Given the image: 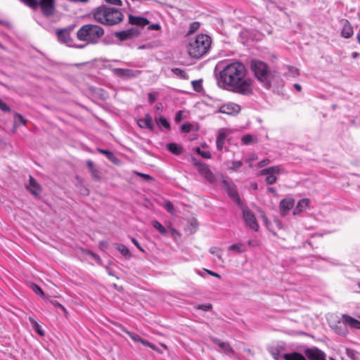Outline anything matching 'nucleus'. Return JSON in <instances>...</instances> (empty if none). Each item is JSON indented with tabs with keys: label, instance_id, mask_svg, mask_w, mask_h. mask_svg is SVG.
I'll use <instances>...</instances> for the list:
<instances>
[{
	"label": "nucleus",
	"instance_id": "obj_1",
	"mask_svg": "<svg viewBox=\"0 0 360 360\" xmlns=\"http://www.w3.org/2000/svg\"><path fill=\"white\" fill-rule=\"evenodd\" d=\"M246 70L240 63L236 62L226 65L220 72L221 81L238 94L249 96L252 93V82L245 79Z\"/></svg>",
	"mask_w": 360,
	"mask_h": 360
},
{
	"label": "nucleus",
	"instance_id": "obj_2",
	"mask_svg": "<svg viewBox=\"0 0 360 360\" xmlns=\"http://www.w3.org/2000/svg\"><path fill=\"white\" fill-rule=\"evenodd\" d=\"M212 39L210 36L205 34H197L189 39L187 46V52L193 58H200L210 51Z\"/></svg>",
	"mask_w": 360,
	"mask_h": 360
},
{
	"label": "nucleus",
	"instance_id": "obj_3",
	"mask_svg": "<svg viewBox=\"0 0 360 360\" xmlns=\"http://www.w3.org/2000/svg\"><path fill=\"white\" fill-rule=\"evenodd\" d=\"M94 17L97 22L103 25H114L122 21L124 15L116 8L102 5L96 9Z\"/></svg>",
	"mask_w": 360,
	"mask_h": 360
},
{
	"label": "nucleus",
	"instance_id": "obj_4",
	"mask_svg": "<svg viewBox=\"0 0 360 360\" xmlns=\"http://www.w3.org/2000/svg\"><path fill=\"white\" fill-rule=\"evenodd\" d=\"M250 68L262 85L266 89H270L274 75L269 70L268 65L261 60H253Z\"/></svg>",
	"mask_w": 360,
	"mask_h": 360
},
{
	"label": "nucleus",
	"instance_id": "obj_5",
	"mask_svg": "<svg viewBox=\"0 0 360 360\" xmlns=\"http://www.w3.org/2000/svg\"><path fill=\"white\" fill-rule=\"evenodd\" d=\"M103 34V29L97 25L93 24L84 25L77 32L78 39L90 44L98 43L99 39Z\"/></svg>",
	"mask_w": 360,
	"mask_h": 360
},
{
	"label": "nucleus",
	"instance_id": "obj_6",
	"mask_svg": "<svg viewBox=\"0 0 360 360\" xmlns=\"http://www.w3.org/2000/svg\"><path fill=\"white\" fill-rule=\"evenodd\" d=\"M29 7L36 9L40 8L43 15L49 18L56 12L55 0H20Z\"/></svg>",
	"mask_w": 360,
	"mask_h": 360
},
{
	"label": "nucleus",
	"instance_id": "obj_7",
	"mask_svg": "<svg viewBox=\"0 0 360 360\" xmlns=\"http://www.w3.org/2000/svg\"><path fill=\"white\" fill-rule=\"evenodd\" d=\"M305 354L309 360H326V354L318 349H308ZM283 358L285 360H307L304 356L296 352L283 354Z\"/></svg>",
	"mask_w": 360,
	"mask_h": 360
},
{
	"label": "nucleus",
	"instance_id": "obj_8",
	"mask_svg": "<svg viewBox=\"0 0 360 360\" xmlns=\"http://www.w3.org/2000/svg\"><path fill=\"white\" fill-rule=\"evenodd\" d=\"M192 162L196 167L199 174L203 176L207 182L212 184L216 181L214 174L205 163L202 162L195 158L192 159Z\"/></svg>",
	"mask_w": 360,
	"mask_h": 360
},
{
	"label": "nucleus",
	"instance_id": "obj_9",
	"mask_svg": "<svg viewBox=\"0 0 360 360\" xmlns=\"http://www.w3.org/2000/svg\"><path fill=\"white\" fill-rule=\"evenodd\" d=\"M283 172L284 170L281 166L276 165L262 169L259 172V174L262 176L266 175V183L268 184H274L277 181L276 174H281Z\"/></svg>",
	"mask_w": 360,
	"mask_h": 360
},
{
	"label": "nucleus",
	"instance_id": "obj_10",
	"mask_svg": "<svg viewBox=\"0 0 360 360\" xmlns=\"http://www.w3.org/2000/svg\"><path fill=\"white\" fill-rule=\"evenodd\" d=\"M243 217L246 224L252 230L257 231L259 225L253 213L248 208H242Z\"/></svg>",
	"mask_w": 360,
	"mask_h": 360
},
{
	"label": "nucleus",
	"instance_id": "obj_11",
	"mask_svg": "<svg viewBox=\"0 0 360 360\" xmlns=\"http://www.w3.org/2000/svg\"><path fill=\"white\" fill-rule=\"evenodd\" d=\"M140 34V32L138 28L136 27H131L130 29L120 31V32H115L114 33L115 36L120 40V41H125L129 39H132L133 37L139 36Z\"/></svg>",
	"mask_w": 360,
	"mask_h": 360
},
{
	"label": "nucleus",
	"instance_id": "obj_12",
	"mask_svg": "<svg viewBox=\"0 0 360 360\" xmlns=\"http://www.w3.org/2000/svg\"><path fill=\"white\" fill-rule=\"evenodd\" d=\"M112 71L116 76L127 79L136 77L141 73L139 70L123 68H114Z\"/></svg>",
	"mask_w": 360,
	"mask_h": 360
},
{
	"label": "nucleus",
	"instance_id": "obj_13",
	"mask_svg": "<svg viewBox=\"0 0 360 360\" xmlns=\"http://www.w3.org/2000/svg\"><path fill=\"white\" fill-rule=\"evenodd\" d=\"M295 200L292 198H285L281 200L279 203L280 214L284 217L293 207Z\"/></svg>",
	"mask_w": 360,
	"mask_h": 360
},
{
	"label": "nucleus",
	"instance_id": "obj_14",
	"mask_svg": "<svg viewBox=\"0 0 360 360\" xmlns=\"http://www.w3.org/2000/svg\"><path fill=\"white\" fill-rule=\"evenodd\" d=\"M211 340L215 345H218L221 350L226 354L232 356L234 354L233 348L228 342H223L217 338H212Z\"/></svg>",
	"mask_w": 360,
	"mask_h": 360
},
{
	"label": "nucleus",
	"instance_id": "obj_15",
	"mask_svg": "<svg viewBox=\"0 0 360 360\" xmlns=\"http://www.w3.org/2000/svg\"><path fill=\"white\" fill-rule=\"evenodd\" d=\"M340 22L342 25L341 36L346 39L350 38L354 34V30H353L352 25L349 22V20H347L346 19H342L340 20Z\"/></svg>",
	"mask_w": 360,
	"mask_h": 360
},
{
	"label": "nucleus",
	"instance_id": "obj_16",
	"mask_svg": "<svg viewBox=\"0 0 360 360\" xmlns=\"http://www.w3.org/2000/svg\"><path fill=\"white\" fill-rule=\"evenodd\" d=\"M342 320L346 327L348 326L354 329H360V321L347 314L342 315Z\"/></svg>",
	"mask_w": 360,
	"mask_h": 360
},
{
	"label": "nucleus",
	"instance_id": "obj_17",
	"mask_svg": "<svg viewBox=\"0 0 360 360\" xmlns=\"http://www.w3.org/2000/svg\"><path fill=\"white\" fill-rule=\"evenodd\" d=\"M138 125L143 129H148L150 131H153L154 124L153 123V119L149 114H146L144 118L139 119L137 121Z\"/></svg>",
	"mask_w": 360,
	"mask_h": 360
},
{
	"label": "nucleus",
	"instance_id": "obj_18",
	"mask_svg": "<svg viewBox=\"0 0 360 360\" xmlns=\"http://www.w3.org/2000/svg\"><path fill=\"white\" fill-rule=\"evenodd\" d=\"M240 110V107L238 104L229 103L221 106V112L223 113L233 115L238 113Z\"/></svg>",
	"mask_w": 360,
	"mask_h": 360
},
{
	"label": "nucleus",
	"instance_id": "obj_19",
	"mask_svg": "<svg viewBox=\"0 0 360 360\" xmlns=\"http://www.w3.org/2000/svg\"><path fill=\"white\" fill-rule=\"evenodd\" d=\"M129 22L131 25H135L140 27H144L149 24V20L141 16H134L132 15H129Z\"/></svg>",
	"mask_w": 360,
	"mask_h": 360
},
{
	"label": "nucleus",
	"instance_id": "obj_20",
	"mask_svg": "<svg viewBox=\"0 0 360 360\" xmlns=\"http://www.w3.org/2000/svg\"><path fill=\"white\" fill-rule=\"evenodd\" d=\"M58 39L60 41L69 44L72 41L70 34V30L68 29H60L56 31Z\"/></svg>",
	"mask_w": 360,
	"mask_h": 360
},
{
	"label": "nucleus",
	"instance_id": "obj_21",
	"mask_svg": "<svg viewBox=\"0 0 360 360\" xmlns=\"http://www.w3.org/2000/svg\"><path fill=\"white\" fill-rule=\"evenodd\" d=\"M225 185H227V192L229 195L236 202L238 205H240V199L239 195L235 187L228 185L226 180L223 181Z\"/></svg>",
	"mask_w": 360,
	"mask_h": 360
},
{
	"label": "nucleus",
	"instance_id": "obj_22",
	"mask_svg": "<svg viewBox=\"0 0 360 360\" xmlns=\"http://www.w3.org/2000/svg\"><path fill=\"white\" fill-rule=\"evenodd\" d=\"M333 330L338 335L346 336L348 333V330L343 321H338L336 324L332 326Z\"/></svg>",
	"mask_w": 360,
	"mask_h": 360
},
{
	"label": "nucleus",
	"instance_id": "obj_23",
	"mask_svg": "<svg viewBox=\"0 0 360 360\" xmlns=\"http://www.w3.org/2000/svg\"><path fill=\"white\" fill-rule=\"evenodd\" d=\"M309 200L307 198H303L299 200L296 207L293 210V215H296L303 212L309 206Z\"/></svg>",
	"mask_w": 360,
	"mask_h": 360
},
{
	"label": "nucleus",
	"instance_id": "obj_24",
	"mask_svg": "<svg viewBox=\"0 0 360 360\" xmlns=\"http://www.w3.org/2000/svg\"><path fill=\"white\" fill-rule=\"evenodd\" d=\"M114 246L125 259H129L131 257V254L129 250L124 245L121 243H115Z\"/></svg>",
	"mask_w": 360,
	"mask_h": 360
},
{
	"label": "nucleus",
	"instance_id": "obj_25",
	"mask_svg": "<svg viewBox=\"0 0 360 360\" xmlns=\"http://www.w3.org/2000/svg\"><path fill=\"white\" fill-rule=\"evenodd\" d=\"M226 138L227 134L224 130L221 129L218 133L216 141L217 148L219 150H222Z\"/></svg>",
	"mask_w": 360,
	"mask_h": 360
},
{
	"label": "nucleus",
	"instance_id": "obj_26",
	"mask_svg": "<svg viewBox=\"0 0 360 360\" xmlns=\"http://www.w3.org/2000/svg\"><path fill=\"white\" fill-rule=\"evenodd\" d=\"M27 188L34 195H38V191L40 190V186L37 181L32 177L30 176L29 184Z\"/></svg>",
	"mask_w": 360,
	"mask_h": 360
},
{
	"label": "nucleus",
	"instance_id": "obj_27",
	"mask_svg": "<svg viewBox=\"0 0 360 360\" xmlns=\"http://www.w3.org/2000/svg\"><path fill=\"white\" fill-rule=\"evenodd\" d=\"M166 148L169 152L176 155L181 154L183 152V148L175 143H167Z\"/></svg>",
	"mask_w": 360,
	"mask_h": 360
},
{
	"label": "nucleus",
	"instance_id": "obj_28",
	"mask_svg": "<svg viewBox=\"0 0 360 360\" xmlns=\"http://www.w3.org/2000/svg\"><path fill=\"white\" fill-rule=\"evenodd\" d=\"M97 150L100 153L105 155L106 156V158L112 162L115 163V164H117L118 162V161H119L118 159L117 158V157L115 155V154L112 151L102 149V148H97Z\"/></svg>",
	"mask_w": 360,
	"mask_h": 360
},
{
	"label": "nucleus",
	"instance_id": "obj_29",
	"mask_svg": "<svg viewBox=\"0 0 360 360\" xmlns=\"http://www.w3.org/2000/svg\"><path fill=\"white\" fill-rule=\"evenodd\" d=\"M229 250L236 251L238 253L244 252L247 250L246 246L242 243H235L229 247Z\"/></svg>",
	"mask_w": 360,
	"mask_h": 360
},
{
	"label": "nucleus",
	"instance_id": "obj_30",
	"mask_svg": "<svg viewBox=\"0 0 360 360\" xmlns=\"http://www.w3.org/2000/svg\"><path fill=\"white\" fill-rule=\"evenodd\" d=\"M155 122L160 127L162 126L163 127H165L167 129H170V124H169V122L164 117H160L158 118L156 117Z\"/></svg>",
	"mask_w": 360,
	"mask_h": 360
},
{
	"label": "nucleus",
	"instance_id": "obj_31",
	"mask_svg": "<svg viewBox=\"0 0 360 360\" xmlns=\"http://www.w3.org/2000/svg\"><path fill=\"white\" fill-rule=\"evenodd\" d=\"M26 120L19 113H15L14 115V127H16L18 124H21L23 125L26 124Z\"/></svg>",
	"mask_w": 360,
	"mask_h": 360
},
{
	"label": "nucleus",
	"instance_id": "obj_32",
	"mask_svg": "<svg viewBox=\"0 0 360 360\" xmlns=\"http://www.w3.org/2000/svg\"><path fill=\"white\" fill-rule=\"evenodd\" d=\"M172 72L174 75H176V76L179 77L181 79H187L188 78L186 72L180 68H172Z\"/></svg>",
	"mask_w": 360,
	"mask_h": 360
},
{
	"label": "nucleus",
	"instance_id": "obj_33",
	"mask_svg": "<svg viewBox=\"0 0 360 360\" xmlns=\"http://www.w3.org/2000/svg\"><path fill=\"white\" fill-rule=\"evenodd\" d=\"M153 227L157 229L162 235L167 234L166 229L158 221L155 220L153 221Z\"/></svg>",
	"mask_w": 360,
	"mask_h": 360
},
{
	"label": "nucleus",
	"instance_id": "obj_34",
	"mask_svg": "<svg viewBox=\"0 0 360 360\" xmlns=\"http://www.w3.org/2000/svg\"><path fill=\"white\" fill-rule=\"evenodd\" d=\"M31 288L37 295H38L44 298H46L45 294H44L43 290L38 285H37L35 283H32Z\"/></svg>",
	"mask_w": 360,
	"mask_h": 360
},
{
	"label": "nucleus",
	"instance_id": "obj_35",
	"mask_svg": "<svg viewBox=\"0 0 360 360\" xmlns=\"http://www.w3.org/2000/svg\"><path fill=\"white\" fill-rule=\"evenodd\" d=\"M195 152L200 155L202 158H205V159H210L212 158V155L210 153V151H204V150H200V148H195Z\"/></svg>",
	"mask_w": 360,
	"mask_h": 360
},
{
	"label": "nucleus",
	"instance_id": "obj_36",
	"mask_svg": "<svg viewBox=\"0 0 360 360\" xmlns=\"http://www.w3.org/2000/svg\"><path fill=\"white\" fill-rule=\"evenodd\" d=\"M193 89L197 92H200L202 90L201 80H193L191 82Z\"/></svg>",
	"mask_w": 360,
	"mask_h": 360
},
{
	"label": "nucleus",
	"instance_id": "obj_37",
	"mask_svg": "<svg viewBox=\"0 0 360 360\" xmlns=\"http://www.w3.org/2000/svg\"><path fill=\"white\" fill-rule=\"evenodd\" d=\"M199 27H200L199 22H193L192 23L190 24L188 34L194 33L195 31H197L199 29Z\"/></svg>",
	"mask_w": 360,
	"mask_h": 360
},
{
	"label": "nucleus",
	"instance_id": "obj_38",
	"mask_svg": "<svg viewBox=\"0 0 360 360\" xmlns=\"http://www.w3.org/2000/svg\"><path fill=\"white\" fill-rule=\"evenodd\" d=\"M243 163L241 161H233L231 163V166L229 167V169L232 171L237 172L239 168L242 166Z\"/></svg>",
	"mask_w": 360,
	"mask_h": 360
},
{
	"label": "nucleus",
	"instance_id": "obj_39",
	"mask_svg": "<svg viewBox=\"0 0 360 360\" xmlns=\"http://www.w3.org/2000/svg\"><path fill=\"white\" fill-rule=\"evenodd\" d=\"M271 354L275 360H285L283 354L281 355L277 349H272Z\"/></svg>",
	"mask_w": 360,
	"mask_h": 360
},
{
	"label": "nucleus",
	"instance_id": "obj_40",
	"mask_svg": "<svg viewBox=\"0 0 360 360\" xmlns=\"http://www.w3.org/2000/svg\"><path fill=\"white\" fill-rule=\"evenodd\" d=\"M163 207L170 214L174 212V205L170 201H166L163 205Z\"/></svg>",
	"mask_w": 360,
	"mask_h": 360
},
{
	"label": "nucleus",
	"instance_id": "obj_41",
	"mask_svg": "<svg viewBox=\"0 0 360 360\" xmlns=\"http://www.w3.org/2000/svg\"><path fill=\"white\" fill-rule=\"evenodd\" d=\"M288 73L292 77H297L299 75V70L297 68L292 66H288Z\"/></svg>",
	"mask_w": 360,
	"mask_h": 360
},
{
	"label": "nucleus",
	"instance_id": "obj_42",
	"mask_svg": "<svg viewBox=\"0 0 360 360\" xmlns=\"http://www.w3.org/2000/svg\"><path fill=\"white\" fill-rule=\"evenodd\" d=\"M212 305L211 304H198L196 309H201L204 311H207L212 309Z\"/></svg>",
	"mask_w": 360,
	"mask_h": 360
},
{
	"label": "nucleus",
	"instance_id": "obj_43",
	"mask_svg": "<svg viewBox=\"0 0 360 360\" xmlns=\"http://www.w3.org/2000/svg\"><path fill=\"white\" fill-rule=\"evenodd\" d=\"M31 322L34 324V328L36 332L41 336L44 335V330L41 329V326L37 323V322L34 321H31Z\"/></svg>",
	"mask_w": 360,
	"mask_h": 360
},
{
	"label": "nucleus",
	"instance_id": "obj_44",
	"mask_svg": "<svg viewBox=\"0 0 360 360\" xmlns=\"http://www.w3.org/2000/svg\"><path fill=\"white\" fill-rule=\"evenodd\" d=\"M0 110L4 112H8L11 111V108L5 102L0 99Z\"/></svg>",
	"mask_w": 360,
	"mask_h": 360
},
{
	"label": "nucleus",
	"instance_id": "obj_45",
	"mask_svg": "<svg viewBox=\"0 0 360 360\" xmlns=\"http://www.w3.org/2000/svg\"><path fill=\"white\" fill-rule=\"evenodd\" d=\"M126 333H127V335H129V337H130V338H131L134 341L137 342H139L141 341V338L138 335H136V334H135V333H134L129 332V331H126Z\"/></svg>",
	"mask_w": 360,
	"mask_h": 360
},
{
	"label": "nucleus",
	"instance_id": "obj_46",
	"mask_svg": "<svg viewBox=\"0 0 360 360\" xmlns=\"http://www.w3.org/2000/svg\"><path fill=\"white\" fill-rule=\"evenodd\" d=\"M241 140L244 144H250L252 141V136L250 134H247L243 136Z\"/></svg>",
	"mask_w": 360,
	"mask_h": 360
},
{
	"label": "nucleus",
	"instance_id": "obj_47",
	"mask_svg": "<svg viewBox=\"0 0 360 360\" xmlns=\"http://www.w3.org/2000/svg\"><path fill=\"white\" fill-rule=\"evenodd\" d=\"M191 124L189 123L188 124H183L181 126V130L184 133H188L191 131Z\"/></svg>",
	"mask_w": 360,
	"mask_h": 360
},
{
	"label": "nucleus",
	"instance_id": "obj_48",
	"mask_svg": "<svg viewBox=\"0 0 360 360\" xmlns=\"http://www.w3.org/2000/svg\"><path fill=\"white\" fill-rule=\"evenodd\" d=\"M141 342L142 345H145V346H147L153 349H156V346L152 343H150V342L146 340H143V339H141V341L139 342Z\"/></svg>",
	"mask_w": 360,
	"mask_h": 360
},
{
	"label": "nucleus",
	"instance_id": "obj_49",
	"mask_svg": "<svg viewBox=\"0 0 360 360\" xmlns=\"http://www.w3.org/2000/svg\"><path fill=\"white\" fill-rule=\"evenodd\" d=\"M49 302L54 307L60 308L64 312H66L65 308L62 304H60L58 301L49 300Z\"/></svg>",
	"mask_w": 360,
	"mask_h": 360
},
{
	"label": "nucleus",
	"instance_id": "obj_50",
	"mask_svg": "<svg viewBox=\"0 0 360 360\" xmlns=\"http://www.w3.org/2000/svg\"><path fill=\"white\" fill-rule=\"evenodd\" d=\"M346 353L349 358L352 359L353 360H355V356L356 354V352L354 349H347Z\"/></svg>",
	"mask_w": 360,
	"mask_h": 360
},
{
	"label": "nucleus",
	"instance_id": "obj_51",
	"mask_svg": "<svg viewBox=\"0 0 360 360\" xmlns=\"http://www.w3.org/2000/svg\"><path fill=\"white\" fill-rule=\"evenodd\" d=\"M91 175H92L93 179H94L95 180H99L100 179V176H99V174H98V169H94L91 170Z\"/></svg>",
	"mask_w": 360,
	"mask_h": 360
},
{
	"label": "nucleus",
	"instance_id": "obj_52",
	"mask_svg": "<svg viewBox=\"0 0 360 360\" xmlns=\"http://www.w3.org/2000/svg\"><path fill=\"white\" fill-rule=\"evenodd\" d=\"M0 25H3L7 28L11 27V24L10 23V22H8L6 20L1 19V18H0Z\"/></svg>",
	"mask_w": 360,
	"mask_h": 360
},
{
	"label": "nucleus",
	"instance_id": "obj_53",
	"mask_svg": "<svg viewBox=\"0 0 360 360\" xmlns=\"http://www.w3.org/2000/svg\"><path fill=\"white\" fill-rule=\"evenodd\" d=\"M131 242L137 247L139 250L144 252L143 248L141 246L139 241L136 238H131Z\"/></svg>",
	"mask_w": 360,
	"mask_h": 360
},
{
	"label": "nucleus",
	"instance_id": "obj_54",
	"mask_svg": "<svg viewBox=\"0 0 360 360\" xmlns=\"http://www.w3.org/2000/svg\"><path fill=\"white\" fill-rule=\"evenodd\" d=\"M107 3L116 6H122L121 0H105Z\"/></svg>",
	"mask_w": 360,
	"mask_h": 360
},
{
	"label": "nucleus",
	"instance_id": "obj_55",
	"mask_svg": "<svg viewBox=\"0 0 360 360\" xmlns=\"http://www.w3.org/2000/svg\"><path fill=\"white\" fill-rule=\"evenodd\" d=\"M136 174L139 176H141L143 179L147 180V181L151 180L153 179L152 176H150L149 174H143V173H141V172H137Z\"/></svg>",
	"mask_w": 360,
	"mask_h": 360
},
{
	"label": "nucleus",
	"instance_id": "obj_56",
	"mask_svg": "<svg viewBox=\"0 0 360 360\" xmlns=\"http://www.w3.org/2000/svg\"><path fill=\"white\" fill-rule=\"evenodd\" d=\"M269 159H264L262 161H260L258 164H257V167L261 168V167H263L264 166H266V165H268L269 163Z\"/></svg>",
	"mask_w": 360,
	"mask_h": 360
},
{
	"label": "nucleus",
	"instance_id": "obj_57",
	"mask_svg": "<svg viewBox=\"0 0 360 360\" xmlns=\"http://www.w3.org/2000/svg\"><path fill=\"white\" fill-rule=\"evenodd\" d=\"M205 272L207 274H208L209 275L212 276H214V277H216V278H221V276L216 273V272H214V271H212L210 270H207V269H205Z\"/></svg>",
	"mask_w": 360,
	"mask_h": 360
},
{
	"label": "nucleus",
	"instance_id": "obj_58",
	"mask_svg": "<svg viewBox=\"0 0 360 360\" xmlns=\"http://www.w3.org/2000/svg\"><path fill=\"white\" fill-rule=\"evenodd\" d=\"M150 30H159L160 29V25L159 24H152L148 27Z\"/></svg>",
	"mask_w": 360,
	"mask_h": 360
},
{
	"label": "nucleus",
	"instance_id": "obj_59",
	"mask_svg": "<svg viewBox=\"0 0 360 360\" xmlns=\"http://www.w3.org/2000/svg\"><path fill=\"white\" fill-rule=\"evenodd\" d=\"M182 119V113L181 111H179L176 115H175L174 120L176 122H179Z\"/></svg>",
	"mask_w": 360,
	"mask_h": 360
},
{
	"label": "nucleus",
	"instance_id": "obj_60",
	"mask_svg": "<svg viewBox=\"0 0 360 360\" xmlns=\"http://www.w3.org/2000/svg\"><path fill=\"white\" fill-rule=\"evenodd\" d=\"M155 99H156V98L153 94L150 93L148 94V102L150 104L153 103L155 101Z\"/></svg>",
	"mask_w": 360,
	"mask_h": 360
},
{
	"label": "nucleus",
	"instance_id": "obj_61",
	"mask_svg": "<svg viewBox=\"0 0 360 360\" xmlns=\"http://www.w3.org/2000/svg\"><path fill=\"white\" fill-rule=\"evenodd\" d=\"M80 193L83 195H88L89 193V189L87 188L83 187L80 190Z\"/></svg>",
	"mask_w": 360,
	"mask_h": 360
},
{
	"label": "nucleus",
	"instance_id": "obj_62",
	"mask_svg": "<svg viewBox=\"0 0 360 360\" xmlns=\"http://www.w3.org/2000/svg\"><path fill=\"white\" fill-rule=\"evenodd\" d=\"M86 165H87L88 167L90 169V170L95 169L94 167V162L91 160H87Z\"/></svg>",
	"mask_w": 360,
	"mask_h": 360
},
{
	"label": "nucleus",
	"instance_id": "obj_63",
	"mask_svg": "<svg viewBox=\"0 0 360 360\" xmlns=\"http://www.w3.org/2000/svg\"><path fill=\"white\" fill-rule=\"evenodd\" d=\"M191 225L194 227L195 229H196L197 226H198V222L196 221V219H193L191 221Z\"/></svg>",
	"mask_w": 360,
	"mask_h": 360
},
{
	"label": "nucleus",
	"instance_id": "obj_64",
	"mask_svg": "<svg viewBox=\"0 0 360 360\" xmlns=\"http://www.w3.org/2000/svg\"><path fill=\"white\" fill-rule=\"evenodd\" d=\"M293 86H294V88L295 89V90H296V91H301V90H302V86H301V85H300V84H295L293 85Z\"/></svg>",
	"mask_w": 360,
	"mask_h": 360
}]
</instances>
